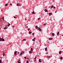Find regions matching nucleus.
<instances>
[{
	"mask_svg": "<svg viewBox=\"0 0 63 63\" xmlns=\"http://www.w3.org/2000/svg\"><path fill=\"white\" fill-rule=\"evenodd\" d=\"M17 6H18V7H20L21 6V5L20 4H19V3H18L17 4Z\"/></svg>",
	"mask_w": 63,
	"mask_h": 63,
	"instance_id": "obj_1",
	"label": "nucleus"
},
{
	"mask_svg": "<svg viewBox=\"0 0 63 63\" xmlns=\"http://www.w3.org/2000/svg\"><path fill=\"white\" fill-rule=\"evenodd\" d=\"M39 62H40V63H41V62H42V60H41V59H39Z\"/></svg>",
	"mask_w": 63,
	"mask_h": 63,
	"instance_id": "obj_2",
	"label": "nucleus"
},
{
	"mask_svg": "<svg viewBox=\"0 0 63 63\" xmlns=\"http://www.w3.org/2000/svg\"><path fill=\"white\" fill-rule=\"evenodd\" d=\"M38 29L39 30V31H42V29L40 28H38Z\"/></svg>",
	"mask_w": 63,
	"mask_h": 63,
	"instance_id": "obj_3",
	"label": "nucleus"
},
{
	"mask_svg": "<svg viewBox=\"0 0 63 63\" xmlns=\"http://www.w3.org/2000/svg\"><path fill=\"white\" fill-rule=\"evenodd\" d=\"M16 53H17V52L16 51L14 52V54H15V55H16Z\"/></svg>",
	"mask_w": 63,
	"mask_h": 63,
	"instance_id": "obj_4",
	"label": "nucleus"
},
{
	"mask_svg": "<svg viewBox=\"0 0 63 63\" xmlns=\"http://www.w3.org/2000/svg\"><path fill=\"white\" fill-rule=\"evenodd\" d=\"M35 39H36V38H34L33 39H32V40L33 41H35Z\"/></svg>",
	"mask_w": 63,
	"mask_h": 63,
	"instance_id": "obj_5",
	"label": "nucleus"
},
{
	"mask_svg": "<svg viewBox=\"0 0 63 63\" xmlns=\"http://www.w3.org/2000/svg\"><path fill=\"white\" fill-rule=\"evenodd\" d=\"M44 11H45V12H47V13L48 11L47 10L45 9L44 10Z\"/></svg>",
	"mask_w": 63,
	"mask_h": 63,
	"instance_id": "obj_6",
	"label": "nucleus"
},
{
	"mask_svg": "<svg viewBox=\"0 0 63 63\" xmlns=\"http://www.w3.org/2000/svg\"><path fill=\"white\" fill-rule=\"evenodd\" d=\"M22 54H24L25 53V52L23 51H22Z\"/></svg>",
	"mask_w": 63,
	"mask_h": 63,
	"instance_id": "obj_7",
	"label": "nucleus"
},
{
	"mask_svg": "<svg viewBox=\"0 0 63 63\" xmlns=\"http://www.w3.org/2000/svg\"><path fill=\"white\" fill-rule=\"evenodd\" d=\"M45 50L46 51H47V47L45 48Z\"/></svg>",
	"mask_w": 63,
	"mask_h": 63,
	"instance_id": "obj_8",
	"label": "nucleus"
},
{
	"mask_svg": "<svg viewBox=\"0 0 63 63\" xmlns=\"http://www.w3.org/2000/svg\"><path fill=\"white\" fill-rule=\"evenodd\" d=\"M49 15L50 16L52 15V13H50L49 14Z\"/></svg>",
	"mask_w": 63,
	"mask_h": 63,
	"instance_id": "obj_9",
	"label": "nucleus"
},
{
	"mask_svg": "<svg viewBox=\"0 0 63 63\" xmlns=\"http://www.w3.org/2000/svg\"><path fill=\"white\" fill-rule=\"evenodd\" d=\"M36 29H38V28H39V27H38V26H36L35 27Z\"/></svg>",
	"mask_w": 63,
	"mask_h": 63,
	"instance_id": "obj_10",
	"label": "nucleus"
},
{
	"mask_svg": "<svg viewBox=\"0 0 63 63\" xmlns=\"http://www.w3.org/2000/svg\"><path fill=\"white\" fill-rule=\"evenodd\" d=\"M52 36H54V33H53L52 34Z\"/></svg>",
	"mask_w": 63,
	"mask_h": 63,
	"instance_id": "obj_11",
	"label": "nucleus"
},
{
	"mask_svg": "<svg viewBox=\"0 0 63 63\" xmlns=\"http://www.w3.org/2000/svg\"><path fill=\"white\" fill-rule=\"evenodd\" d=\"M32 51H29V52L30 54H31V53H32Z\"/></svg>",
	"mask_w": 63,
	"mask_h": 63,
	"instance_id": "obj_12",
	"label": "nucleus"
},
{
	"mask_svg": "<svg viewBox=\"0 0 63 63\" xmlns=\"http://www.w3.org/2000/svg\"><path fill=\"white\" fill-rule=\"evenodd\" d=\"M7 27H5V28H3V29H7Z\"/></svg>",
	"mask_w": 63,
	"mask_h": 63,
	"instance_id": "obj_13",
	"label": "nucleus"
},
{
	"mask_svg": "<svg viewBox=\"0 0 63 63\" xmlns=\"http://www.w3.org/2000/svg\"><path fill=\"white\" fill-rule=\"evenodd\" d=\"M62 53V52L61 51H60L59 52V54H61V53Z\"/></svg>",
	"mask_w": 63,
	"mask_h": 63,
	"instance_id": "obj_14",
	"label": "nucleus"
},
{
	"mask_svg": "<svg viewBox=\"0 0 63 63\" xmlns=\"http://www.w3.org/2000/svg\"><path fill=\"white\" fill-rule=\"evenodd\" d=\"M26 39H23L22 40V41H26Z\"/></svg>",
	"mask_w": 63,
	"mask_h": 63,
	"instance_id": "obj_15",
	"label": "nucleus"
},
{
	"mask_svg": "<svg viewBox=\"0 0 63 63\" xmlns=\"http://www.w3.org/2000/svg\"><path fill=\"white\" fill-rule=\"evenodd\" d=\"M57 35H59V32H57Z\"/></svg>",
	"mask_w": 63,
	"mask_h": 63,
	"instance_id": "obj_16",
	"label": "nucleus"
},
{
	"mask_svg": "<svg viewBox=\"0 0 63 63\" xmlns=\"http://www.w3.org/2000/svg\"><path fill=\"white\" fill-rule=\"evenodd\" d=\"M32 14H35V12H34V11H33L32 12Z\"/></svg>",
	"mask_w": 63,
	"mask_h": 63,
	"instance_id": "obj_17",
	"label": "nucleus"
},
{
	"mask_svg": "<svg viewBox=\"0 0 63 63\" xmlns=\"http://www.w3.org/2000/svg\"><path fill=\"white\" fill-rule=\"evenodd\" d=\"M49 39L50 40H51L52 39V38H49Z\"/></svg>",
	"mask_w": 63,
	"mask_h": 63,
	"instance_id": "obj_18",
	"label": "nucleus"
},
{
	"mask_svg": "<svg viewBox=\"0 0 63 63\" xmlns=\"http://www.w3.org/2000/svg\"><path fill=\"white\" fill-rule=\"evenodd\" d=\"M47 58H50L51 57L50 56H47Z\"/></svg>",
	"mask_w": 63,
	"mask_h": 63,
	"instance_id": "obj_19",
	"label": "nucleus"
},
{
	"mask_svg": "<svg viewBox=\"0 0 63 63\" xmlns=\"http://www.w3.org/2000/svg\"><path fill=\"white\" fill-rule=\"evenodd\" d=\"M22 55V53H20V56H21V55Z\"/></svg>",
	"mask_w": 63,
	"mask_h": 63,
	"instance_id": "obj_20",
	"label": "nucleus"
},
{
	"mask_svg": "<svg viewBox=\"0 0 63 63\" xmlns=\"http://www.w3.org/2000/svg\"><path fill=\"white\" fill-rule=\"evenodd\" d=\"M31 33H32V32H29V34H31Z\"/></svg>",
	"mask_w": 63,
	"mask_h": 63,
	"instance_id": "obj_21",
	"label": "nucleus"
},
{
	"mask_svg": "<svg viewBox=\"0 0 63 63\" xmlns=\"http://www.w3.org/2000/svg\"><path fill=\"white\" fill-rule=\"evenodd\" d=\"M3 56H5V53H4V52H3Z\"/></svg>",
	"mask_w": 63,
	"mask_h": 63,
	"instance_id": "obj_22",
	"label": "nucleus"
},
{
	"mask_svg": "<svg viewBox=\"0 0 63 63\" xmlns=\"http://www.w3.org/2000/svg\"><path fill=\"white\" fill-rule=\"evenodd\" d=\"M31 51H33V48H31Z\"/></svg>",
	"mask_w": 63,
	"mask_h": 63,
	"instance_id": "obj_23",
	"label": "nucleus"
},
{
	"mask_svg": "<svg viewBox=\"0 0 63 63\" xmlns=\"http://www.w3.org/2000/svg\"><path fill=\"white\" fill-rule=\"evenodd\" d=\"M2 42H3V41H5V40H4V39H2Z\"/></svg>",
	"mask_w": 63,
	"mask_h": 63,
	"instance_id": "obj_24",
	"label": "nucleus"
},
{
	"mask_svg": "<svg viewBox=\"0 0 63 63\" xmlns=\"http://www.w3.org/2000/svg\"><path fill=\"white\" fill-rule=\"evenodd\" d=\"M8 4H6L5 5V6H8Z\"/></svg>",
	"mask_w": 63,
	"mask_h": 63,
	"instance_id": "obj_25",
	"label": "nucleus"
},
{
	"mask_svg": "<svg viewBox=\"0 0 63 63\" xmlns=\"http://www.w3.org/2000/svg\"><path fill=\"white\" fill-rule=\"evenodd\" d=\"M63 57H61L60 58V59H61V60H62V58H63Z\"/></svg>",
	"mask_w": 63,
	"mask_h": 63,
	"instance_id": "obj_26",
	"label": "nucleus"
},
{
	"mask_svg": "<svg viewBox=\"0 0 63 63\" xmlns=\"http://www.w3.org/2000/svg\"><path fill=\"white\" fill-rule=\"evenodd\" d=\"M51 7L52 8H53V5H52Z\"/></svg>",
	"mask_w": 63,
	"mask_h": 63,
	"instance_id": "obj_27",
	"label": "nucleus"
},
{
	"mask_svg": "<svg viewBox=\"0 0 63 63\" xmlns=\"http://www.w3.org/2000/svg\"><path fill=\"white\" fill-rule=\"evenodd\" d=\"M38 20H39L40 19H41V18L40 17H39L38 18Z\"/></svg>",
	"mask_w": 63,
	"mask_h": 63,
	"instance_id": "obj_28",
	"label": "nucleus"
},
{
	"mask_svg": "<svg viewBox=\"0 0 63 63\" xmlns=\"http://www.w3.org/2000/svg\"><path fill=\"white\" fill-rule=\"evenodd\" d=\"M30 30V28H28V31H29V30Z\"/></svg>",
	"mask_w": 63,
	"mask_h": 63,
	"instance_id": "obj_29",
	"label": "nucleus"
},
{
	"mask_svg": "<svg viewBox=\"0 0 63 63\" xmlns=\"http://www.w3.org/2000/svg\"><path fill=\"white\" fill-rule=\"evenodd\" d=\"M10 24L9 23L8 25V27H9V26H10Z\"/></svg>",
	"mask_w": 63,
	"mask_h": 63,
	"instance_id": "obj_30",
	"label": "nucleus"
},
{
	"mask_svg": "<svg viewBox=\"0 0 63 63\" xmlns=\"http://www.w3.org/2000/svg\"><path fill=\"white\" fill-rule=\"evenodd\" d=\"M32 35H33V36H34V33H32Z\"/></svg>",
	"mask_w": 63,
	"mask_h": 63,
	"instance_id": "obj_31",
	"label": "nucleus"
},
{
	"mask_svg": "<svg viewBox=\"0 0 63 63\" xmlns=\"http://www.w3.org/2000/svg\"><path fill=\"white\" fill-rule=\"evenodd\" d=\"M1 62H2V60H0V63Z\"/></svg>",
	"mask_w": 63,
	"mask_h": 63,
	"instance_id": "obj_32",
	"label": "nucleus"
},
{
	"mask_svg": "<svg viewBox=\"0 0 63 63\" xmlns=\"http://www.w3.org/2000/svg\"><path fill=\"white\" fill-rule=\"evenodd\" d=\"M24 58H25V59H26V57H24Z\"/></svg>",
	"mask_w": 63,
	"mask_h": 63,
	"instance_id": "obj_33",
	"label": "nucleus"
},
{
	"mask_svg": "<svg viewBox=\"0 0 63 63\" xmlns=\"http://www.w3.org/2000/svg\"><path fill=\"white\" fill-rule=\"evenodd\" d=\"M2 39H0V41H2Z\"/></svg>",
	"mask_w": 63,
	"mask_h": 63,
	"instance_id": "obj_34",
	"label": "nucleus"
},
{
	"mask_svg": "<svg viewBox=\"0 0 63 63\" xmlns=\"http://www.w3.org/2000/svg\"><path fill=\"white\" fill-rule=\"evenodd\" d=\"M29 62H31V60H29Z\"/></svg>",
	"mask_w": 63,
	"mask_h": 63,
	"instance_id": "obj_35",
	"label": "nucleus"
},
{
	"mask_svg": "<svg viewBox=\"0 0 63 63\" xmlns=\"http://www.w3.org/2000/svg\"><path fill=\"white\" fill-rule=\"evenodd\" d=\"M27 63H29L28 61H27Z\"/></svg>",
	"mask_w": 63,
	"mask_h": 63,
	"instance_id": "obj_36",
	"label": "nucleus"
},
{
	"mask_svg": "<svg viewBox=\"0 0 63 63\" xmlns=\"http://www.w3.org/2000/svg\"><path fill=\"white\" fill-rule=\"evenodd\" d=\"M49 8H50V9H51V8H52L51 6H50Z\"/></svg>",
	"mask_w": 63,
	"mask_h": 63,
	"instance_id": "obj_37",
	"label": "nucleus"
},
{
	"mask_svg": "<svg viewBox=\"0 0 63 63\" xmlns=\"http://www.w3.org/2000/svg\"><path fill=\"white\" fill-rule=\"evenodd\" d=\"M12 27L13 28H14L15 27V26H12Z\"/></svg>",
	"mask_w": 63,
	"mask_h": 63,
	"instance_id": "obj_38",
	"label": "nucleus"
},
{
	"mask_svg": "<svg viewBox=\"0 0 63 63\" xmlns=\"http://www.w3.org/2000/svg\"><path fill=\"white\" fill-rule=\"evenodd\" d=\"M19 61H20V60H19L18 61V62H19Z\"/></svg>",
	"mask_w": 63,
	"mask_h": 63,
	"instance_id": "obj_39",
	"label": "nucleus"
},
{
	"mask_svg": "<svg viewBox=\"0 0 63 63\" xmlns=\"http://www.w3.org/2000/svg\"><path fill=\"white\" fill-rule=\"evenodd\" d=\"M46 24H43V25H46Z\"/></svg>",
	"mask_w": 63,
	"mask_h": 63,
	"instance_id": "obj_40",
	"label": "nucleus"
},
{
	"mask_svg": "<svg viewBox=\"0 0 63 63\" xmlns=\"http://www.w3.org/2000/svg\"><path fill=\"white\" fill-rule=\"evenodd\" d=\"M14 18H16V16H14Z\"/></svg>",
	"mask_w": 63,
	"mask_h": 63,
	"instance_id": "obj_41",
	"label": "nucleus"
},
{
	"mask_svg": "<svg viewBox=\"0 0 63 63\" xmlns=\"http://www.w3.org/2000/svg\"><path fill=\"white\" fill-rule=\"evenodd\" d=\"M36 58H37V57H36L34 58L35 59H36Z\"/></svg>",
	"mask_w": 63,
	"mask_h": 63,
	"instance_id": "obj_42",
	"label": "nucleus"
},
{
	"mask_svg": "<svg viewBox=\"0 0 63 63\" xmlns=\"http://www.w3.org/2000/svg\"><path fill=\"white\" fill-rule=\"evenodd\" d=\"M10 5H12V4L10 3Z\"/></svg>",
	"mask_w": 63,
	"mask_h": 63,
	"instance_id": "obj_43",
	"label": "nucleus"
},
{
	"mask_svg": "<svg viewBox=\"0 0 63 63\" xmlns=\"http://www.w3.org/2000/svg\"><path fill=\"white\" fill-rule=\"evenodd\" d=\"M48 52H46V54H48Z\"/></svg>",
	"mask_w": 63,
	"mask_h": 63,
	"instance_id": "obj_44",
	"label": "nucleus"
},
{
	"mask_svg": "<svg viewBox=\"0 0 63 63\" xmlns=\"http://www.w3.org/2000/svg\"><path fill=\"white\" fill-rule=\"evenodd\" d=\"M2 18H3V19H4V17H2Z\"/></svg>",
	"mask_w": 63,
	"mask_h": 63,
	"instance_id": "obj_45",
	"label": "nucleus"
},
{
	"mask_svg": "<svg viewBox=\"0 0 63 63\" xmlns=\"http://www.w3.org/2000/svg\"><path fill=\"white\" fill-rule=\"evenodd\" d=\"M18 63H21V62H18Z\"/></svg>",
	"mask_w": 63,
	"mask_h": 63,
	"instance_id": "obj_46",
	"label": "nucleus"
},
{
	"mask_svg": "<svg viewBox=\"0 0 63 63\" xmlns=\"http://www.w3.org/2000/svg\"><path fill=\"white\" fill-rule=\"evenodd\" d=\"M54 7V9L55 8V7Z\"/></svg>",
	"mask_w": 63,
	"mask_h": 63,
	"instance_id": "obj_47",
	"label": "nucleus"
},
{
	"mask_svg": "<svg viewBox=\"0 0 63 63\" xmlns=\"http://www.w3.org/2000/svg\"><path fill=\"white\" fill-rule=\"evenodd\" d=\"M3 39V36H2V38H1V39Z\"/></svg>",
	"mask_w": 63,
	"mask_h": 63,
	"instance_id": "obj_48",
	"label": "nucleus"
},
{
	"mask_svg": "<svg viewBox=\"0 0 63 63\" xmlns=\"http://www.w3.org/2000/svg\"><path fill=\"white\" fill-rule=\"evenodd\" d=\"M57 12L56 11H55V13H57Z\"/></svg>",
	"mask_w": 63,
	"mask_h": 63,
	"instance_id": "obj_49",
	"label": "nucleus"
},
{
	"mask_svg": "<svg viewBox=\"0 0 63 63\" xmlns=\"http://www.w3.org/2000/svg\"><path fill=\"white\" fill-rule=\"evenodd\" d=\"M36 60H34V61H36Z\"/></svg>",
	"mask_w": 63,
	"mask_h": 63,
	"instance_id": "obj_50",
	"label": "nucleus"
},
{
	"mask_svg": "<svg viewBox=\"0 0 63 63\" xmlns=\"http://www.w3.org/2000/svg\"><path fill=\"white\" fill-rule=\"evenodd\" d=\"M53 2H54V1H55L54 0H53Z\"/></svg>",
	"mask_w": 63,
	"mask_h": 63,
	"instance_id": "obj_51",
	"label": "nucleus"
},
{
	"mask_svg": "<svg viewBox=\"0 0 63 63\" xmlns=\"http://www.w3.org/2000/svg\"><path fill=\"white\" fill-rule=\"evenodd\" d=\"M27 28H28V27L27 26Z\"/></svg>",
	"mask_w": 63,
	"mask_h": 63,
	"instance_id": "obj_52",
	"label": "nucleus"
},
{
	"mask_svg": "<svg viewBox=\"0 0 63 63\" xmlns=\"http://www.w3.org/2000/svg\"><path fill=\"white\" fill-rule=\"evenodd\" d=\"M2 39V38H1V37H0V39Z\"/></svg>",
	"mask_w": 63,
	"mask_h": 63,
	"instance_id": "obj_53",
	"label": "nucleus"
},
{
	"mask_svg": "<svg viewBox=\"0 0 63 63\" xmlns=\"http://www.w3.org/2000/svg\"><path fill=\"white\" fill-rule=\"evenodd\" d=\"M18 53H19V52H18Z\"/></svg>",
	"mask_w": 63,
	"mask_h": 63,
	"instance_id": "obj_54",
	"label": "nucleus"
},
{
	"mask_svg": "<svg viewBox=\"0 0 63 63\" xmlns=\"http://www.w3.org/2000/svg\"><path fill=\"white\" fill-rule=\"evenodd\" d=\"M27 59H29V58H27Z\"/></svg>",
	"mask_w": 63,
	"mask_h": 63,
	"instance_id": "obj_55",
	"label": "nucleus"
},
{
	"mask_svg": "<svg viewBox=\"0 0 63 63\" xmlns=\"http://www.w3.org/2000/svg\"><path fill=\"white\" fill-rule=\"evenodd\" d=\"M25 20H26V18L25 19Z\"/></svg>",
	"mask_w": 63,
	"mask_h": 63,
	"instance_id": "obj_56",
	"label": "nucleus"
},
{
	"mask_svg": "<svg viewBox=\"0 0 63 63\" xmlns=\"http://www.w3.org/2000/svg\"><path fill=\"white\" fill-rule=\"evenodd\" d=\"M1 11H3V10H1Z\"/></svg>",
	"mask_w": 63,
	"mask_h": 63,
	"instance_id": "obj_57",
	"label": "nucleus"
},
{
	"mask_svg": "<svg viewBox=\"0 0 63 63\" xmlns=\"http://www.w3.org/2000/svg\"><path fill=\"white\" fill-rule=\"evenodd\" d=\"M5 26H7V25H5Z\"/></svg>",
	"mask_w": 63,
	"mask_h": 63,
	"instance_id": "obj_58",
	"label": "nucleus"
},
{
	"mask_svg": "<svg viewBox=\"0 0 63 63\" xmlns=\"http://www.w3.org/2000/svg\"><path fill=\"white\" fill-rule=\"evenodd\" d=\"M1 30V28H0V30Z\"/></svg>",
	"mask_w": 63,
	"mask_h": 63,
	"instance_id": "obj_59",
	"label": "nucleus"
},
{
	"mask_svg": "<svg viewBox=\"0 0 63 63\" xmlns=\"http://www.w3.org/2000/svg\"><path fill=\"white\" fill-rule=\"evenodd\" d=\"M28 24H27V25Z\"/></svg>",
	"mask_w": 63,
	"mask_h": 63,
	"instance_id": "obj_60",
	"label": "nucleus"
},
{
	"mask_svg": "<svg viewBox=\"0 0 63 63\" xmlns=\"http://www.w3.org/2000/svg\"><path fill=\"white\" fill-rule=\"evenodd\" d=\"M0 63H2V62H1Z\"/></svg>",
	"mask_w": 63,
	"mask_h": 63,
	"instance_id": "obj_61",
	"label": "nucleus"
},
{
	"mask_svg": "<svg viewBox=\"0 0 63 63\" xmlns=\"http://www.w3.org/2000/svg\"><path fill=\"white\" fill-rule=\"evenodd\" d=\"M62 36H63V34L62 35Z\"/></svg>",
	"mask_w": 63,
	"mask_h": 63,
	"instance_id": "obj_62",
	"label": "nucleus"
},
{
	"mask_svg": "<svg viewBox=\"0 0 63 63\" xmlns=\"http://www.w3.org/2000/svg\"><path fill=\"white\" fill-rule=\"evenodd\" d=\"M61 26H62V25H61Z\"/></svg>",
	"mask_w": 63,
	"mask_h": 63,
	"instance_id": "obj_63",
	"label": "nucleus"
},
{
	"mask_svg": "<svg viewBox=\"0 0 63 63\" xmlns=\"http://www.w3.org/2000/svg\"><path fill=\"white\" fill-rule=\"evenodd\" d=\"M30 59H31V58H30Z\"/></svg>",
	"mask_w": 63,
	"mask_h": 63,
	"instance_id": "obj_64",
	"label": "nucleus"
}]
</instances>
